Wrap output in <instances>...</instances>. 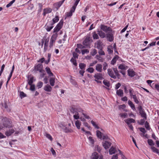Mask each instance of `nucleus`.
<instances>
[{"instance_id": "obj_9", "label": "nucleus", "mask_w": 159, "mask_h": 159, "mask_svg": "<svg viewBox=\"0 0 159 159\" xmlns=\"http://www.w3.org/2000/svg\"><path fill=\"white\" fill-rule=\"evenodd\" d=\"M93 77L95 78V79L98 80H102L103 79V75L102 73H96Z\"/></svg>"}, {"instance_id": "obj_2", "label": "nucleus", "mask_w": 159, "mask_h": 159, "mask_svg": "<svg viewBox=\"0 0 159 159\" xmlns=\"http://www.w3.org/2000/svg\"><path fill=\"white\" fill-rule=\"evenodd\" d=\"M107 71L108 74L111 78L116 79L117 77L118 79L120 78V75L116 68H113V70L112 69H108Z\"/></svg>"}, {"instance_id": "obj_53", "label": "nucleus", "mask_w": 159, "mask_h": 159, "mask_svg": "<svg viewBox=\"0 0 159 159\" xmlns=\"http://www.w3.org/2000/svg\"><path fill=\"white\" fill-rule=\"evenodd\" d=\"M89 139L92 144H94V140L93 139L92 137H89Z\"/></svg>"}, {"instance_id": "obj_38", "label": "nucleus", "mask_w": 159, "mask_h": 159, "mask_svg": "<svg viewBox=\"0 0 159 159\" xmlns=\"http://www.w3.org/2000/svg\"><path fill=\"white\" fill-rule=\"evenodd\" d=\"M78 110L76 108L72 107L70 109V112L73 114H75L77 111Z\"/></svg>"}, {"instance_id": "obj_11", "label": "nucleus", "mask_w": 159, "mask_h": 159, "mask_svg": "<svg viewBox=\"0 0 159 159\" xmlns=\"http://www.w3.org/2000/svg\"><path fill=\"white\" fill-rule=\"evenodd\" d=\"M95 46L98 49H102V43L100 40H98L95 43Z\"/></svg>"}, {"instance_id": "obj_36", "label": "nucleus", "mask_w": 159, "mask_h": 159, "mask_svg": "<svg viewBox=\"0 0 159 159\" xmlns=\"http://www.w3.org/2000/svg\"><path fill=\"white\" fill-rule=\"evenodd\" d=\"M95 58L96 59H98V60L99 61H100L101 62L103 61V59L100 56L97 55L96 56Z\"/></svg>"}, {"instance_id": "obj_47", "label": "nucleus", "mask_w": 159, "mask_h": 159, "mask_svg": "<svg viewBox=\"0 0 159 159\" xmlns=\"http://www.w3.org/2000/svg\"><path fill=\"white\" fill-rule=\"evenodd\" d=\"M45 136L47 138L50 139L51 141L52 140V138L50 134L48 133H46Z\"/></svg>"}, {"instance_id": "obj_54", "label": "nucleus", "mask_w": 159, "mask_h": 159, "mask_svg": "<svg viewBox=\"0 0 159 159\" xmlns=\"http://www.w3.org/2000/svg\"><path fill=\"white\" fill-rule=\"evenodd\" d=\"M20 95L21 98L25 97L26 96V95L23 92H20Z\"/></svg>"}, {"instance_id": "obj_7", "label": "nucleus", "mask_w": 159, "mask_h": 159, "mask_svg": "<svg viewBox=\"0 0 159 159\" xmlns=\"http://www.w3.org/2000/svg\"><path fill=\"white\" fill-rule=\"evenodd\" d=\"M43 66L42 65L39 64L36 66H34V71H39V72H44V70L43 69Z\"/></svg>"}, {"instance_id": "obj_4", "label": "nucleus", "mask_w": 159, "mask_h": 159, "mask_svg": "<svg viewBox=\"0 0 159 159\" xmlns=\"http://www.w3.org/2000/svg\"><path fill=\"white\" fill-rule=\"evenodd\" d=\"M63 23V20H61L54 29L53 33L58 32L62 27Z\"/></svg>"}, {"instance_id": "obj_48", "label": "nucleus", "mask_w": 159, "mask_h": 159, "mask_svg": "<svg viewBox=\"0 0 159 159\" xmlns=\"http://www.w3.org/2000/svg\"><path fill=\"white\" fill-rule=\"evenodd\" d=\"M145 127L148 130H150V128L149 125V124L147 121H146L145 123Z\"/></svg>"}, {"instance_id": "obj_15", "label": "nucleus", "mask_w": 159, "mask_h": 159, "mask_svg": "<svg viewBox=\"0 0 159 159\" xmlns=\"http://www.w3.org/2000/svg\"><path fill=\"white\" fill-rule=\"evenodd\" d=\"M52 11V9L51 8H45L43 10V15L44 16H45L47 14L50 13Z\"/></svg>"}, {"instance_id": "obj_13", "label": "nucleus", "mask_w": 159, "mask_h": 159, "mask_svg": "<svg viewBox=\"0 0 159 159\" xmlns=\"http://www.w3.org/2000/svg\"><path fill=\"white\" fill-rule=\"evenodd\" d=\"M65 0H63L59 2H57L54 4V6L57 9V10L58 9V8L61 7V5L64 2Z\"/></svg>"}, {"instance_id": "obj_17", "label": "nucleus", "mask_w": 159, "mask_h": 159, "mask_svg": "<svg viewBox=\"0 0 159 159\" xmlns=\"http://www.w3.org/2000/svg\"><path fill=\"white\" fill-rule=\"evenodd\" d=\"M102 66L101 64H98L96 66V70L98 72H101L102 70Z\"/></svg>"}, {"instance_id": "obj_3", "label": "nucleus", "mask_w": 159, "mask_h": 159, "mask_svg": "<svg viewBox=\"0 0 159 159\" xmlns=\"http://www.w3.org/2000/svg\"><path fill=\"white\" fill-rule=\"evenodd\" d=\"M100 28L102 30L106 33L112 32V30L111 28L110 27H108L103 24H101L100 26Z\"/></svg>"}, {"instance_id": "obj_37", "label": "nucleus", "mask_w": 159, "mask_h": 159, "mask_svg": "<svg viewBox=\"0 0 159 159\" xmlns=\"http://www.w3.org/2000/svg\"><path fill=\"white\" fill-rule=\"evenodd\" d=\"M70 61L74 65H75V66H77L76 61L75 59H74L73 58H72L71 59Z\"/></svg>"}, {"instance_id": "obj_35", "label": "nucleus", "mask_w": 159, "mask_h": 159, "mask_svg": "<svg viewBox=\"0 0 159 159\" xmlns=\"http://www.w3.org/2000/svg\"><path fill=\"white\" fill-rule=\"evenodd\" d=\"M79 66L80 69L83 70L85 69V68L86 66V65L84 63H80L79 65Z\"/></svg>"}, {"instance_id": "obj_30", "label": "nucleus", "mask_w": 159, "mask_h": 159, "mask_svg": "<svg viewBox=\"0 0 159 159\" xmlns=\"http://www.w3.org/2000/svg\"><path fill=\"white\" fill-rule=\"evenodd\" d=\"M92 36L93 39H99L98 34L96 33L95 31L93 32L92 33Z\"/></svg>"}, {"instance_id": "obj_52", "label": "nucleus", "mask_w": 159, "mask_h": 159, "mask_svg": "<svg viewBox=\"0 0 159 159\" xmlns=\"http://www.w3.org/2000/svg\"><path fill=\"white\" fill-rule=\"evenodd\" d=\"M139 130L143 134H145L146 132V130L144 128H139Z\"/></svg>"}, {"instance_id": "obj_58", "label": "nucleus", "mask_w": 159, "mask_h": 159, "mask_svg": "<svg viewBox=\"0 0 159 159\" xmlns=\"http://www.w3.org/2000/svg\"><path fill=\"white\" fill-rule=\"evenodd\" d=\"M148 144L151 146L153 145H154L153 141L152 139H148Z\"/></svg>"}, {"instance_id": "obj_43", "label": "nucleus", "mask_w": 159, "mask_h": 159, "mask_svg": "<svg viewBox=\"0 0 159 159\" xmlns=\"http://www.w3.org/2000/svg\"><path fill=\"white\" fill-rule=\"evenodd\" d=\"M132 97H133V99H134V102L138 104L139 103V101L137 99V98L136 96L135 95H133Z\"/></svg>"}, {"instance_id": "obj_40", "label": "nucleus", "mask_w": 159, "mask_h": 159, "mask_svg": "<svg viewBox=\"0 0 159 159\" xmlns=\"http://www.w3.org/2000/svg\"><path fill=\"white\" fill-rule=\"evenodd\" d=\"M94 69L92 67H89L86 70V71L90 73H93L94 71Z\"/></svg>"}, {"instance_id": "obj_61", "label": "nucleus", "mask_w": 159, "mask_h": 159, "mask_svg": "<svg viewBox=\"0 0 159 159\" xmlns=\"http://www.w3.org/2000/svg\"><path fill=\"white\" fill-rule=\"evenodd\" d=\"M30 89L32 91H34L35 90V85L31 84L30 85Z\"/></svg>"}, {"instance_id": "obj_51", "label": "nucleus", "mask_w": 159, "mask_h": 159, "mask_svg": "<svg viewBox=\"0 0 159 159\" xmlns=\"http://www.w3.org/2000/svg\"><path fill=\"white\" fill-rule=\"evenodd\" d=\"M55 41L54 40H53L50 39V45L49 46V47L50 48L52 47V46H53V43H54L55 42Z\"/></svg>"}, {"instance_id": "obj_49", "label": "nucleus", "mask_w": 159, "mask_h": 159, "mask_svg": "<svg viewBox=\"0 0 159 159\" xmlns=\"http://www.w3.org/2000/svg\"><path fill=\"white\" fill-rule=\"evenodd\" d=\"M91 122L93 126L95 128L97 129H99V127L96 125L95 122L93 120H91Z\"/></svg>"}, {"instance_id": "obj_55", "label": "nucleus", "mask_w": 159, "mask_h": 159, "mask_svg": "<svg viewBox=\"0 0 159 159\" xmlns=\"http://www.w3.org/2000/svg\"><path fill=\"white\" fill-rule=\"evenodd\" d=\"M89 52V51L87 49H86L82 51V53L83 55L85 53H88Z\"/></svg>"}, {"instance_id": "obj_16", "label": "nucleus", "mask_w": 159, "mask_h": 159, "mask_svg": "<svg viewBox=\"0 0 159 159\" xmlns=\"http://www.w3.org/2000/svg\"><path fill=\"white\" fill-rule=\"evenodd\" d=\"M97 32L98 34L101 38L103 39L105 37V34L104 32H103L102 31H99L98 30L97 31Z\"/></svg>"}, {"instance_id": "obj_10", "label": "nucleus", "mask_w": 159, "mask_h": 159, "mask_svg": "<svg viewBox=\"0 0 159 159\" xmlns=\"http://www.w3.org/2000/svg\"><path fill=\"white\" fill-rule=\"evenodd\" d=\"M106 36L108 40L110 42H112L114 39V36L111 32L108 33L106 34Z\"/></svg>"}, {"instance_id": "obj_31", "label": "nucleus", "mask_w": 159, "mask_h": 159, "mask_svg": "<svg viewBox=\"0 0 159 159\" xmlns=\"http://www.w3.org/2000/svg\"><path fill=\"white\" fill-rule=\"evenodd\" d=\"M99 158L98 157V154L97 152H94L93 153L92 156V159H98Z\"/></svg>"}, {"instance_id": "obj_1", "label": "nucleus", "mask_w": 159, "mask_h": 159, "mask_svg": "<svg viewBox=\"0 0 159 159\" xmlns=\"http://www.w3.org/2000/svg\"><path fill=\"white\" fill-rule=\"evenodd\" d=\"M12 122L11 120L6 117L2 119L0 123V131L3 128H10L12 127Z\"/></svg>"}, {"instance_id": "obj_26", "label": "nucleus", "mask_w": 159, "mask_h": 159, "mask_svg": "<svg viewBox=\"0 0 159 159\" xmlns=\"http://www.w3.org/2000/svg\"><path fill=\"white\" fill-rule=\"evenodd\" d=\"M128 75L129 76L133 77L135 75V72L134 71L129 70H128Z\"/></svg>"}, {"instance_id": "obj_19", "label": "nucleus", "mask_w": 159, "mask_h": 159, "mask_svg": "<svg viewBox=\"0 0 159 159\" xmlns=\"http://www.w3.org/2000/svg\"><path fill=\"white\" fill-rule=\"evenodd\" d=\"M2 108H5L7 111H10L11 109L6 102H5L3 104H2Z\"/></svg>"}, {"instance_id": "obj_33", "label": "nucleus", "mask_w": 159, "mask_h": 159, "mask_svg": "<svg viewBox=\"0 0 159 159\" xmlns=\"http://www.w3.org/2000/svg\"><path fill=\"white\" fill-rule=\"evenodd\" d=\"M54 33H55L54 34L51 36V39L55 41L56 40V39L57 38V32H55Z\"/></svg>"}, {"instance_id": "obj_5", "label": "nucleus", "mask_w": 159, "mask_h": 159, "mask_svg": "<svg viewBox=\"0 0 159 159\" xmlns=\"http://www.w3.org/2000/svg\"><path fill=\"white\" fill-rule=\"evenodd\" d=\"M78 4L75 2L74 6L72 7L70 11L69 12H67L66 14V17H69L71 16L72 15V13L74 12L75 9L76 7L77 6Z\"/></svg>"}, {"instance_id": "obj_14", "label": "nucleus", "mask_w": 159, "mask_h": 159, "mask_svg": "<svg viewBox=\"0 0 159 159\" xmlns=\"http://www.w3.org/2000/svg\"><path fill=\"white\" fill-rule=\"evenodd\" d=\"M14 132L15 130L14 129H9L5 132V134L7 136H9L11 135Z\"/></svg>"}, {"instance_id": "obj_29", "label": "nucleus", "mask_w": 159, "mask_h": 159, "mask_svg": "<svg viewBox=\"0 0 159 159\" xmlns=\"http://www.w3.org/2000/svg\"><path fill=\"white\" fill-rule=\"evenodd\" d=\"M116 151V149L113 147H111L109 150V153L110 155H112L115 153Z\"/></svg>"}, {"instance_id": "obj_12", "label": "nucleus", "mask_w": 159, "mask_h": 159, "mask_svg": "<svg viewBox=\"0 0 159 159\" xmlns=\"http://www.w3.org/2000/svg\"><path fill=\"white\" fill-rule=\"evenodd\" d=\"M111 143L107 141H105L103 143L102 145L105 149H108L111 146Z\"/></svg>"}, {"instance_id": "obj_23", "label": "nucleus", "mask_w": 159, "mask_h": 159, "mask_svg": "<svg viewBox=\"0 0 159 159\" xmlns=\"http://www.w3.org/2000/svg\"><path fill=\"white\" fill-rule=\"evenodd\" d=\"M116 94L119 96L122 97L123 96V92L122 89H120L117 90L116 91Z\"/></svg>"}, {"instance_id": "obj_34", "label": "nucleus", "mask_w": 159, "mask_h": 159, "mask_svg": "<svg viewBox=\"0 0 159 159\" xmlns=\"http://www.w3.org/2000/svg\"><path fill=\"white\" fill-rule=\"evenodd\" d=\"M50 84L52 86H53L55 83V78H51L50 79Z\"/></svg>"}, {"instance_id": "obj_56", "label": "nucleus", "mask_w": 159, "mask_h": 159, "mask_svg": "<svg viewBox=\"0 0 159 159\" xmlns=\"http://www.w3.org/2000/svg\"><path fill=\"white\" fill-rule=\"evenodd\" d=\"M145 119H144V118H143V119H142L140 120L139 122H138V123L140 125H143L145 122Z\"/></svg>"}, {"instance_id": "obj_50", "label": "nucleus", "mask_w": 159, "mask_h": 159, "mask_svg": "<svg viewBox=\"0 0 159 159\" xmlns=\"http://www.w3.org/2000/svg\"><path fill=\"white\" fill-rule=\"evenodd\" d=\"M15 0H13L12 1H11L10 3H9L8 4H7V6L6 7H10L12 4L15 2Z\"/></svg>"}, {"instance_id": "obj_62", "label": "nucleus", "mask_w": 159, "mask_h": 159, "mask_svg": "<svg viewBox=\"0 0 159 159\" xmlns=\"http://www.w3.org/2000/svg\"><path fill=\"white\" fill-rule=\"evenodd\" d=\"M121 86V84L118 83L116 85L115 89H117Z\"/></svg>"}, {"instance_id": "obj_32", "label": "nucleus", "mask_w": 159, "mask_h": 159, "mask_svg": "<svg viewBox=\"0 0 159 159\" xmlns=\"http://www.w3.org/2000/svg\"><path fill=\"white\" fill-rule=\"evenodd\" d=\"M151 149L152 152L157 154H159V150L158 149L153 146L151 147Z\"/></svg>"}, {"instance_id": "obj_21", "label": "nucleus", "mask_w": 159, "mask_h": 159, "mask_svg": "<svg viewBox=\"0 0 159 159\" xmlns=\"http://www.w3.org/2000/svg\"><path fill=\"white\" fill-rule=\"evenodd\" d=\"M119 57L118 55H116L111 61V64L113 65H114L118 59Z\"/></svg>"}, {"instance_id": "obj_39", "label": "nucleus", "mask_w": 159, "mask_h": 159, "mask_svg": "<svg viewBox=\"0 0 159 159\" xmlns=\"http://www.w3.org/2000/svg\"><path fill=\"white\" fill-rule=\"evenodd\" d=\"M34 80L33 77H31L30 79L28 78V84L29 85H31L33 82Z\"/></svg>"}, {"instance_id": "obj_60", "label": "nucleus", "mask_w": 159, "mask_h": 159, "mask_svg": "<svg viewBox=\"0 0 159 159\" xmlns=\"http://www.w3.org/2000/svg\"><path fill=\"white\" fill-rule=\"evenodd\" d=\"M77 47L78 48H80V49H82L84 48H86L85 47H84L83 45H82V44H77Z\"/></svg>"}, {"instance_id": "obj_46", "label": "nucleus", "mask_w": 159, "mask_h": 159, "mask_svg": "<svg viewBox=\"0 0 159 159\" xmlns=\"http://www.w3.org/2000/svg\"><path fill=\"white\" fill-rule=\"evenodd\" d=\"M97 51L95 49H93L91 52V54L92 56H94L97 53Z\"/></svg>"}, {"instance_id": "obj_8", "label": "nucleus", "mask_w": 159, "mask_h": 159, "mask_svg": "<svg viewBox=\"0 0 159 159\" xmlns=\"http://www.w3.org/2000/svg\"><path fill=\"white\" fill-rule=\"evenodd\" d=\"M91 43L90 37H87L83 42V44L85 46L86 48H90V45Z\"/></svg>"}, {"instance_id": "obj_24", "label": "nucleus", "mask_w": 159, "mask_h": 159, "mask_svg": "<svg viewBox=\"0 0 159 159\" xmlns=\"http://www.w3.org/2000/svg\"><path fill=\"white\" fill-rule=\"evenodd\" d=\"M59 20V17L58 16H56L52 19V22L51 23V25H52L54 24L57 22Z\"/></svg>"}, {"instance_id": "obj_59", "label": "nucleus", "mask_w": 159, "mask_h": 159, "mask_svg": "<svg viewBox=\"0 0 159 159\" xmlns=\"http://www.w3.org/2000/svg\"><path fill=\"white\" fill-rule=\"evenodd\" d=\"M53 26H52V25L50 26H47L46 27V30L47 31L49 32L53 28Z\"/></svg>"}, {"instance_id": "obj_25", "label": "nucleus", "mask_w": 159, "mask_h": 159, "mask_svg": "<svg viewBox=\"0 0 159 159\" xmlns=\"http://www.w3.org/2000/svg\"><path fill=\"white\" fill-rule=\"evenodd\" d=\"M128 104L133 110H135V106L134 104L131 101H128Z\"/></svg>"}, {"instance_id": "obj_57", "label": "nucleus", "mask_w": 159, "mask_h": 159, "mask_svg": "<svg viewBox=\"0 0 159 159\" xmlns=\"http://www.w3.org/2000/svg\"><path fill=\"white\" fill-rule=\"evenodd\" d=\"M43 41H45V43L44 44H46V45H48V43L49 42V38H44L43 39Z\"/></svg>"}, {"instance_id": "obj_22", "label": "nucleus", "mask_w": 159, "mask_h": 159, "mask_svg": "<svg viewBox=\"0 0 159 159\" xmlns=\"http://www.w3.org/2000/svg\"><path fill=\"white\" fill-rule=\"evenodd\" d=\"M128 68V66L123 64H120L118 66L119 69L121 70H126Z\"/></svg>"}, {"instance_id": "obj_28", "label": "nucleus", "mask_w": 159, "mask_h": 159, "mask_svg": "<svg viewBox=\"0 0 159 159\" xmlns=\"http://www.w3.org/2000/svg\"><path fill=\"white\" fill-rule=\"evenodd\" d=\"M103 134L99 130L96 131V135L97 137L100 139H101L103 135Z\"/></svg>"}, {"instance_id": "obj_42", "label": "nucleus", "mask_w": 159, "mask_h": 159, "mask_svg": "<svg viewBox=\"0 0 159 159\" xmlns=\"http://www.w3.org/2000/svg\"><path fill=\"white\" fill-rule=\"evenodd\" d=\"M98 53L100 55H105L104 52L102 50V49H99Z\"/></svg>"}, {"instance_id": "obj_64", "label": "nucleus", "mask_w": 159, "mask_h": 159, "mask_svg": "<svg viewBox=\"0 0 159 159\" xmlns=\"http://www.w3.org/2000/svg\"><path fill=\"white\" fill-rule=\"evenodd\" d=\"M107 51L109 54H111L113 52V50L109 47L107 48Z\"/></svg>"}, {"instance_id": "obj_63", "label": "nucleus", "mask_w": 159, "mask_h": 159, "mask_svg": "<svg viewBox=\"0 0 159 159\" xmlns=\"http://www.w3.org/2000/svg\"><path fill=\"white\" fill-rule=\"evenodd\" d=\"M97 61H96L93 62L92 63L90 64L89 66H93L94 65L96 64L97 63Z\"/></svg>"}, {"instance_id": "obj_45", "label": "nucleus", "mask_w": 159, "mask_h": 159, "mask_svg": "<svg viewBox=\"0 0 159 159\" xmlns=\"http://www.w3.org/2000/svg\"><path fill=\"white\" fill-rule=\"evenodd\" d=\"M72 54L74 59H78L79 55L77 53L74 52H73Z\"/></svg>"}, {"instance_id": "obj_18", "label": "nucleus", "mask_w": 159, "mask_h": 159, "mask_svg": "<svg viewBox=\"0 0 159 159\" xmlns=\"http://www.w3.org/2000/svg\"><path fill=\"white\" fill-rule=\"evenodd\" d=\"M44 89L47 92H51L52 89V88L49 84H47L44 86Z\"/></svg>"}, {"instance_id": "obj_20", "label": "nucleus", "mask_w": 159, "mask_h": 159, "mask_svg": "<svg viewBox=\"0 0 159 159\" xmlns=\"http://www.w3.org/2000/svg\"><path fill=\"white\" fill-rule=\"evenodd\" d=\"M125 122L127 124H130L131 123H134L135 120L132 118H129L125 120Z\"/></svg>"}, {"instance_id": "obj_27", "label": "nucleus", "mask_w": 159, "mask_h": 159, "mask_svg": "<svg viewBox=\"0 0 159 159\" xmlns=\"http://www.w3.org/2000/svg\"><path fill=\"white\" fill-rule=\"evenodd\" d=\"M75 125L78 129H80L81 123L80 120H77L75 122Z\"/></svg>"}, {"instance_id": "obj_44", "label": "nucleus", "mask_w": 159, "mask_h": 159, "mask_svg": "<svg viewBox=\"0 0 159 159\" xmlns=\"http://www.w3.org/2000/svg\"><path fill=\"white\" fill-rule=\"evenodd\" d=\"M103 83L107 87H109L110 84L109 82L107 81L104 80L103 81Z\"/></svg>"}, {"instance_id": "obj_41", "label": "nucleus", "mask_w": 159, "mask_h": 159, "mask_svg": "<svg viewBox=\"0 0 159 159\" xmlns=\"http://www.w3.org/2000/svg\"><path fill=\"white\" fill-rule=\"evenodd\" d=\"M43 85V83L41 81L39 82L37 84V86L38 89L41 88Z\"/></svg>"}, {"instance_id": "obj_6", "label": "nucleus", "mask_w": 159, "mask_h": 159, "mask_svg": "<svg viewBox=\"0 0 159 159\" xmlns=\"http://www.w3.org/2000/svg\"><path fill=\"white\" fill-rule=\"evenodd\" d=\"M138 109L139 110V113L142 117L144 118V119L146 120L147 119V115L144 111V110L143 109L142 107L141 106H139L138 107Z\"/></svg>"}]
</instances>
